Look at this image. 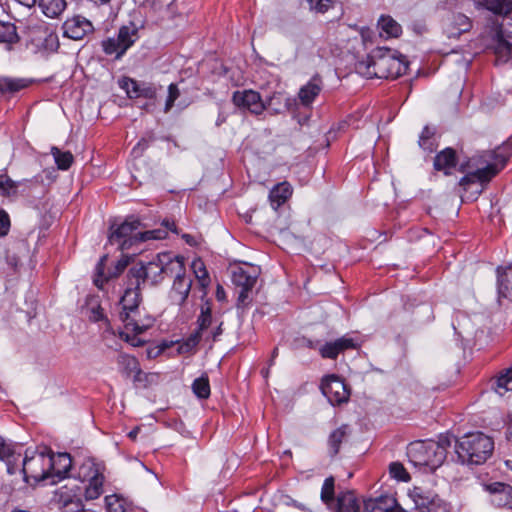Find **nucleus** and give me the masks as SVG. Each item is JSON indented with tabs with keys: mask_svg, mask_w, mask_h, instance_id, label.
<instances>
[{
	"mask_svg": "<svg viewBox=\"0 0 512 512\" xmlns=\"http://www.w3.org/2000/svg\"><path fill=\"white\" fill-rule=\"evenodd\" d=\"M257 277L258 272L254 267H250L249 269L237 267L233 270L232 282L237 287L241 288L238 296L239 302L243 303L247 299L249 291H251L256 284Z\"/></svg>",
	"mask_w": 512,
	"mask_h": 512,
	"instance_id": "nucleus-14",
	"label": "nucleus"
},
{
	"mask_svg": "<svg viewBox=\"0 0 512 512\" xmlns=\"http://www.w3.org/2000/svg\"><path fill=\"white\" fill-rule=\"evenodd\" d=\"M410 496L415 504L414 512H450V506L437 495L425 492L422 488L415 487Z\"/></svg>",
	"mask_w": 512,
	"mask_h": 512,
	"instance_id": "nucleus-11",
	"label": "nucleus"
},
{
	"mask_svg": "<svg viewBox=\"0 0 512 512\" xmlns=\"http://www.w3.org/2000/svg\"><path fill=\"white\" fill-rule=\"evenodd\" d=\"M349 431L347 425H342L333 430L327 440V449L330 457H335L341 448V445L346 441Z\"/></svg>",
	"mask_w": 512,
	"mask_h": 512,
	"instance_id": "nucleus-27",
	"label": "nucleus"
},
{
	"mask_svg": "<svg viewBox=\"0 0 512 512\" xmlns=\"http://www.w3.org/2000/svg\"><path fill=\"white\" fill-rule=\"evenodd\" d=\"M10 228V219L8 214L4 210H0V236H4L8 233Z\"/></svg>",
	"mask_w": 512,
	"mask_h": 512,
	"instance_id": "nucleus-54",
	"label": "nucleus"
},
{
	"mask_svg": "<svg viewBox=\"0 0 512 512\" xmlns=\"http://www.w3.org/2000/svg\"><path fill=\"white\" fill-rule=\"evenodd\" d=\"M389 473L392 478H395L398 481L408 482L410 480L409 473L399 462H392L389 465Z\"/></svg>",
	"mask_w": 512,
	"mask_h": 512,
	"instance_id": "nucleus-47",
	"label": "nucleus"
},
{
	"mask_svg": "<svg viewBox=\"0 0 512 512\" xmlns=\"http://www.w3.org/2000/svg\"><path fill=\"white\" fill-rule=\"evenodd\" d=\"M407 455L416 467L434 471L444 462V450L433 440L417 441L408 446Z\"/></svg>",
	"mask_w": 512,
	"mask_h": 512,
	"instance_id": "nucleus-6",
	"label": "nucleus"
},
{
	"mask_svg": "<svg viewBox=\"0 0 512 512\" xmlns=\"http://www.w3.org/2000/svg\"><path fill=\"white\" fill-rule=\"evenodd\" d=\"M183 238L186 240V242L188 244H192L193 243V237L191 235L185 234V235H183Z\"/></svg>",
	"mask_w": 512,
	"mask_h": 512,
	"instance_id": "nucleus-63",
	"label": "nucleus"
},
{
	"mask_svg": "<svg viewBox=\"0 0 512 512\" xmlns=\"http://www.w3.org/2000/svg\"><path fill=\"white\" fill-rule=\"evenodd\" d=\"M406 69L405 62L388 48H377L367 61L357 65L358 72L367 78L395 79Z\"/></svg>",
	"mask_w": 512,
	"mask_h": 512,
	"instance_id": "nucleus-3",
	"label": "nucleus"
},
{
	"mask_svg": "<svg viewBox=\"0 0 512 512\" xmlns=\"http://www.w3.org/2000/svg\"><path fill=\"white\" fill-rule=\"evenodd\" d=\"M165 228H159L149 231L140 232L139 220L129 217L122 224L116 226L111 225L109 242L116 244L121 251L128 250L137 243L145 242L148 240H161L168 236V231L176 232L174 222L168 220L164 221Z\"/></svg>",
	"mask_w": 512,
	"mask_h": 512,
	"instance_id": "nucleus-2",
	"label": "nucleus"
},
{
	"mask_svg": "<svg viewBox=\"0 0 512 512\" xmlns=\"http://www.w3.org/2000/svg\"><path fill=\"white\" fill-rule=\"evenodd\" d=\"M512 155L510 143H504L493 150L477 152L466 162L460 164L459 170L465 172L472 169L459 181V186L468 190L477 183H487L495 177L507 164Z\"/></svg>",
	"mask_w": 512,
	"mask_h": 512,
	"instance_id": "nucleus-1",
	"label": "nucleus"
},
{
	"mask_svg": "<svg viewBox=\"0 0 512 512\" xmlns=\"http://www.w3.org/2000/svg\"><path fill=\"white\" fill-rule=\"evenodd\" d=\"M74 477L85 483L84 492L87 500L97 499L103 493V469L93 459H85L78 467Z\"/></svg>",
	"mask_w": 512,
	"mask_h": 512,
	"instance_id": "nucleus-7",
	"label": "nucleus"
},
{
	"mask_svg": "<svg viewBox=\"0 0 512 512\" xmlns=\"http://www.w3.org/2000/svg\"><path fill=\"white\" fill-rule=\"evenodd\" d=\"M29 180L14 181L7 174H0V195L7 198L17 196L19 187L28 183Z\"/></svg>",
	"mask_w": 512,
	"mask_h": 512,
	"instance_id": "nucleus-32",
	"label": "nucleus"
},
{
	"mask_svg": "<svg viewBox=\"0 0 512 512\" xmlns=\"http://www.w3.org/2000/svg\"><path fill=\"white\" fill-rule=\"evenodd\" d=\"M22 4L31 7L35 4H37V0H19Z\"/></svg>",
	"mask_w": 512,
	"mask_h": 512,
	"instance_id": "nucleus-62",
	"label": "nucleus"
},
{
	"mask_svg": "<svg viewBox=\"0 0 512 512\" xmlns=\"http://www.w3.org/2000/svg\"><path fill=\"white\" fill-rule=\"evenodd\" d=\"M202 337L200 333H192L186 340L179 343L178 352L180 354H189L195 350Z\"/></svg>",
	"mask_w": 512,
	"mask_h": 512,
	"instance_id": "nucleus-45",
	"label": "nucleus"
},
{
	"mask_svg": "<svg viewBox=\"0 0 512 512\" xmlns=\"http://www.w3.org/2000/svg\"><path fill=\"white\" fill-rule=\"evenodd\" d=\"M119 319L123 324L121 339L133 347L143 346L145 341L140 335L153 325L154 319L144 309L119 312Z\"/></svg>",
	"mask_w": 512,
	"mask_h": 512,
	"instance_id": "nucleus-5",
	"label": "nucleus"
},
{
	"mask_svg": "<svg viewBox=\"0 0 512 512\" xmlns=\"http://www.w3.org/2000/svg\"><path fill=\"white\" fill-rule=\"evenodd\" d=\"M62 28L64 36L73 40H81L93 31L92 23L80 15L68 18Z\"/></svg>",
	"mask_w": 512,
	"mask_h": 512,
	"instance_id": "nucleus-16",
	"label": "nucleus"
},
{
	"mask_svg": "<svg viewBox=\"0 0 512 512\" xmlns=\"http://www.w3.org/2000/svg\"><path fill=\"white\" fill-rule=\"evenodd\" d=\"M380 36L385 38H397L402 33V28L391 16H381L378 20Z\"/></svg>",
	"mask_w": 512,
	"mask_h": 512,
	"instance_id": "nucleus-31",
	"label": "nucleus"
},
{
	"mask_svg": "<svg viewBox=\"0 0 512 512\" xmlns=\"http://www.w3.org/2000/svg\"><path fill=\"white\" fill-rule=\"evenodd\" d=\"M160 266L163 268V276L178 277L185 273L184 258L170 252L159 253Z\"/></svg>",
	"mask_w": 512,
	"mask_h": 512,
	"instance_id": "nucleus-20",
	"label": "nucleus"
},
{
	"mask_svg": "<svg viewBox=\"0 0 512 512\" xmlns=\"http://www.w3.org/2000/svg\"><path fill=\"white\" fill-rule=\"evenodd\" d=\"M282 101H284V106L286 108H288L289 104H290V99L289 98H286L284 97V95H282L281 93H277V94H273L271 97H269V99L265 102L266 104V108H271L273 109L274 111L276 110L277 112L280 111V108H275V104H281Z\"/></svg>",
	"mask_w": 512,
	"mask_h": 512,
	"instance_id": "nucleus-49",
	"label": "nucleus"
},
{
	"mask_svg": "<svg viewBox=\"0 0 512 512\" xmlns=\"http://www.w3.org/2000/svg\"><path fill=\"white\" fill-rule=\"evenodd\" d=\"M232 101L237 107L247 109L256 115L261 114L266 109V104L260 94L253 90L234 92Z\"/></svg>",
	"mask_w": 512,
	"mask_h": 512,
	"instance_id": "nucleus-15",
	"label": "nucleus"
},
{
	"mask_svg": "<svg viewBox=\"0 0 512 512\" xmlns=\"http://www.w3.org/2000/svg\"><path fill=\"white\" fill-rule=\"evenodd\" d=\"M225 121H226V116L224 115V113H219L217 120H216V125L221 126Z\"/></svg>",
	"mask_w": 512,
	"mask_h": 512,
	"instance_id": "nucleus-61",
	"label": "nucleus"
},
{
	"mask_svg": "<svg viewBox=\"0 0 512 512\" xmlns=\"http://www.w3.org/2000/svg\"><path fill=\"white\" fill-rule=\"evenodd\" d=\"M105 504L108 512H125L124 500L117 495L106 496Z\"/></svg>",
	"mask_w": 512,
	"mask_h": 512,
	"instance_id": "nucleus-48",
	"label": "nucleus"
},
{
	"mask_svg": "<svg viewBox=\"0 0 512 512\" xmlns=\"http://www.w3.org/2000/svg\"><path fill=\"white\" fill-rule=\"evenodd\" d=\"M471 27V20L462 13L450 14L443 23L444 32L449 38H458L461 34L468 32Z\"/></svg>",
	"mask_w": 512,
	"mask_h": 512,
	"instance_id": "nucleus-17",
	"label": "nucleus"
},
{
	"mask_svg": "<svg viewBox=\"0 0 512 512\" xmlns=\"http://www.w3.org/2000/svg\"><path fill=\"white\" fill-rule=\"evenodd\" d=\"M157 96V89L154 85L148 83H142L139 90V97L147 99H155Z\"/></svg>",
	"mask_w": 512,
	"mask_h": 512,
	"instance_id": "nucleus-53",
	"label": "nucleus"
},
{
	"mask_svg": "<svg viewBox=\"0 0 512 512\" xmlns=\"http://www.w3.org/2000/svg\"><path fill=\"white\" fill-rule=\"evenodd\" d=\"M458 459L467 465H482L493 454L494 441L482 432L468 433L456 441Z\"/></svg>",
	"mask_w": 512,
	"mask_h": 512,
	"instance_id": "nucleus-4",
	"label": "nucleus"
},
{
	"mask_svg": "<svg viewBox=\"0 0 512 512\" xmlns=\"http://www.w3.org/2000/svg\"><path fill=\"white\" fill-rule=\"evenodd\" d=\"M334 487L335 480L330 476L324 480L321 488V500L329 507L334 503Z\"/></svg>",
	"mask_w": 512,
	"mask_h": 512,
	"instance_id": "nucleus-42",
	"label": "nucleus"
},
{
	"mask_svg": "<svg viewBox=\"0 0 512 512\" xmlns=\"http://www.w3.org/2000/svg\"><path fill=\"white\" fill-rule=\"evenodd\" d=\"M37 5L48 18L59 17L66 9V0H37Z\"/></svg>",
	"mask_w": 512,
	"mask_h": 512,
	"instance_id": "nucleus-30",
	"label": "nucleus"
},
{
	"mask_svg": "<svg viewBox=\"0 0 512 512\" xmlns=\"http://www.w3.org/2000/svg\"><path fill=\"white\" fill-rule=\"evenodd\" d=\"M51 462V478L54 476L58 478L65 477L72 467V459L67 453L51 454Z\"/></svg>",
	"mask_w": 512,
	"mask_h": 512,
	"instance_id": "nucleus-28",
	"label": "nucleus"
},
{
	"mask_svg": "<svg viewBox=\"0 0 512 512\" xmlns=\"http://www.w3.org/2000/svg\"><path fill=\"white\" fill-rule=\"evenodd\" d=\"M215 320L212 317L211 305L206 302L201 306L200 315L197 318V330L195 333H200L201 337H205L204 332L212 326Z\"/></svg>",
	"mask_w": 512,
	"mask_h": 512,
	"instance_id": "nucleus-36",
	"label": "nucleus"
},
{
	"mask_svg": "<svg viewBox=\"0 0 512 512\" xmlns=\"http://www.w3.org/2000/svg\"><path fill=\"white\" fill-rule=\"evenodd\" d=\"M117 363L121 372L127 377L131 376L132 374L138 375L141 372L139 362L134 356L128 354H120L117 358Z\"/></svg>",
	"mask_w": 512,
	"mask_h": 512,
	"instance_id": "nucleus-35",
	"label": "nucleus"
},
{
	"mask_svg": "<svg viewBox=\"0 0 512 512\" xmlns=\"http://www.w3.org/2000/svg\"><path fill=\"white\" fill-rule=\"evenodd\" d=\"M222 325L223 323L222 322H219L215 328L212 329V331L210 332L209 335H206L205 336V339L206 340H212V341H216L218 339V337L222 334L223 330H222Z\"/></svg>",
	"mask_w": 512,
	"mask_h": 512,
	"instance_id": "nucleus-56",
	"label": "nucleus"
},
{
	"mask_svg": "<svg viewBox=\"0 0 512 512\" xmlns=\"http://www.w3.org/2000/svg\"><path fill=\"white\" fill-rule=\"evenodd\" d=\"M337 512H360L358 499L353 492H345L339 495Z\"/></svg>",
	"mask_w": 512,
	"mask_h": 512,
	"instance_id": "nucleus-34",
	"label": "nucleus"
},
{
	"mask_svg": "<svg viewBox=\"0 0 512 512\" xmlns=\"http://www.w3.org/2000/svg\"><path fill=\"white\" fill-rule=\"evenodd\" d=\"M457 155L453 148L447 147L436 154L434 158V169L442 171L445 175H450L457 165Z\"/></svg>",
	"mask_w": 512,
	"mask_h": 512,
	"instance_id": "nucleus-23",
	"label": "nucleus"
},
{
	"mask_svg": "<svg viewBox=\"0 0 512 512\" xmlns=\"http://www.w3.org/2000/svg\"><path fill=\"white\" fill-rule=\"evenodd\" d=\"M498 272V288L501 296L512 301V263L506 267L503 272L500 268Z\"/></svg>",
	"mask_w": 512,
	"mask_h": 512,
	"instance_id": "nucleus-33",
	"label": "nucleus"
},
{
	"mask_svg": "<svg viewBox=\"0 0 512 512\" xmlns=\"http://www.w3.org/2000/svg\"><path fill=\"white\" fill-rule=\"evenodd\" d=\"M321 390L332 405H340L349 399V390L339 377L335 375L326 376L321 383Z\"/></svg>",
	"mask_w": 512,
	"mask_h": 512,
	"instance_id": "nucleus-12",
	"label": "nucleus"
},
{
	"mask_svg": "<svg viewBox=\"0 0 512 512\" xmlns=\"http://www.w3.org/2000/svg\"><path fill=\"white\" fill-rule=\"evenodd\" d=\"M180 96V91L178 89V86L174 83H171L168 86V96L165 103V112L170 111V109L173 107L174 102L178 99Z\"/></svg>",
	"mask_w": 512,
	"mask_h": 512,
	"instance_id": "nucleus-50",
	"label": "nucleus"
},
{
	"mask_svg": "<svg viewBox=\"0 0 512 512\" xmlns=\"http://www.w3.org/2000/svg\"><path fill=\"white\" fill-rule=\"evenodd\" d=\"M477 9H486L502 17L500 29L496 33V43L499 34L503 32L504 39L512 38V0H473Z\"/></svg>",
	"mask_w": 512,
	"mask_h": 512,
	"instance_id": "nucleus-9",
	"label": "nucleus"
},
{
	"mask_svg": "<svg viewBox=\"0 0 512 512\" xmlns=\"http://www.w3.org/2000/svg\"><path fill=\"white\" fill-rule=\"evenodd\" d=\"M140 431V428L139 427H136L134 428L133 430H131L129 433H128V437L132 440H135L138 433Z\"/></svg>",
	"mask_w": 512,
	"mask_h": 512,
	"instance_id": "nucleus-60",
	"label": "nucleus"
},
{
	"mask_svg": "<svg viewBox=\"0 0 512 512\" xmlns=\"http://www.w3.org/2000/svg\"><path fill=\"white\" fill-rule=\"evenodd\" d=\"M444 450V460L446 459L447 449L451 446V440L448 436H441L439 441H435Z\"/></svg>",
	"mask_w": 512,
	"mask_h": 512,
	"instance_id": "nucleus-57",
	"label": "nucleus"
},
{
	"mask_svg": "<svg viewBox=\"0 0 512 512\" xmlns=\"http://www.w3.org/2000/svg\"><path fill=\"white\" fill-rule=\"evenodd\" d=\"M130 287H128L124 295L120 300L121 311L120 312H129L130 310L141 309V293L140 286H137V282L131 279Z\"/></svg>",
	"mask_w": 512,
	"mask_h": 512,
	"instance_id": "nucleus-25",
	"label": "nucleus"
},
{
	"mask_svg": "<svg viewBox=\"0 0 512 512\" xmlns=\"http://www.w3.org/2000/svg\"><path fill=\"white\" fill-rule=\"evenodd\" d=\"M82 500L79 501V507L74 508V505H68L67 507L62 508V512H85L83 509Z\"/></svg>",
	"mask_w": 512,
	"mask_h": 512,
	"instance_id": "nucleus-58",
	"label": "nucleus"
},
{
	"mask_svg": "<svg viewBox=\"0 0 512 512\" xmlns=\"http://www.w3.org/2000/svg\"><path fill=\"white\" fill-rule=\"evenodd\" d=\"M293 189L288 182H282L275 185L270 193L269 199L274 208L283 205L292 195Z\"/></svg>",
	"mask_w": 512,
	"mask_h": 512,
	"instance_id": "nucleus-29",
	"label": "nucleus"
},
{
	"mask_svg": "<svg viewBox=\"0 0 512 512\" xmlns=\"http://www.w3.org/2000/svg\"><path fill=\"white\" fill-rule=\"evenodd\" d=\"M103 317H104L103 309L99 305L90 309V315H89L90 320L98 322V321L102 320Z\"/></svg>",
	"mask_w": 512,
	"mask_h": 512,
	"instance_id": "nucleus-55",
	"label": "nucleus"
},
{
	"mask_svg": "<svg viewBox=\"0 0 512 512\" xmlns=\"http://www.w3.org/2000/svg\"><path fill=\"white\" fill-rule=\"evenodd\" d=\"M322 90V79L314 76L302 86L298 92V98L303 106H310Z\"/></svg>",
	"mask_w": 512,
	"mask_h": 512,
	"instance_id": "nucleus-26",
	"label": "nucleus"
},
{
	"mask_svg": "<svg viewBox=\"0 0 512 512\" xmlns=\"http://www.w3.org/2000/svg\"><path fill=\"white\" fill-rule=\"evenodd\" d=\"M51 467V453L42 451L33 452L32 455H29L26 452L23 459L22 472L27 482L29 479L40 482L51 478Z\"/></svg>",
	"mask_w": 512,
	"mask_h": 512,
	"instance_id": "nucleus-8",
	"label": "nucleus"
},
{
	"mask_svg": "<svg viewBox=\"0 0 512 512\" xmlns=\"http://www.w3.org/2000/svg\"><path fill=\"white\" fill-rule=\"evenodd\" d=\"M505 464H506V466H507L509 469H511V470H512V459H507V460L505 461Z\"/></svg>",
	"mask_w": 512,
	"mask_h": 512,
	"instance_id": "nucleus-64",
	"label": "nucleus"
},
{
	"mask_svg": "<svg viewBox=\"0 0 512 512\" xmlns=\"http://www.w3.org/2000/svg\"><path fill=\"white\" fill-rule=\"evenodd\" d=\"M191 267L200 285L202 287L208 286L210 283V278L204 262L201 259H196L192 262Z\"/></svg>",
	"mask_w": 512,
	"mask_h": 512,
	"instance_id": "nucleus-44",
	"label": "nucleus"
},
{
	"mask_svg": "<svg viewBox=\"0 0 512 512\" xmlns=\"http://www.w3.org/2000/svg\"><path fill=\"white\" fill-rule=\"evenodd\" d=\"M194 394L201 399H207L210 396L209 380L206 376H201L194 380L192 384Z\"/></svg>",
	"mask_w": 512,
	"mask_h": 512,
	"instance_id": "nucleus-43",
	"label": "nucleus"
},
{
	"mask_svg": "<svg viewBox=\"0 0 512 512\" xmlns=\"http://www.w3.org/2000/svg\"><path fill=\"white\" fill-rule=\"evenodd\" d=\"M493 388L500 396L512 391V368H506L499 374L494 381Z\"/></svg>",
	"mask_w": 512,
	"mask_h": 512,
	"instance_id": "nucleus-38",
	"label": "nucleus"
},
{
	"mask_svg": "<svg viewBox=\"0 0 512 512\" xmlns=\"http://www.w3.org/2000/svg\"><path fill=\"white\" fill-rule=\"evenodd\" d=\"M81 494L82 488L75 484H66L55 491L54 501L60 509L68 505H74V508H78Z\"/></svg>",
	"mask_w": 512,
	"mask_h": 512,
	"instance_id": "nucleus-19",
	"label": "nucleus"
},
{
	"mask_svg": "<svg viewBox=\"0 0 512 512\" xmlns=\"http://www.w3.org/2000/svg\"><path fill=\"white\" fill-rule=\"evenodd\" d=\"M28 86L24 79L0 78V93H14Z\"/></svg>",
	"mask_w": 512,
	"mask_h": 512,
	"instance_id": "nucleus-40",
	"label": "nucleus"
},
{
	"mask_svg": "<svg viewBox=\"0 0 512 512\" xmlns=\"http://www.w3.org/2000/svg\"><path fill=\"white\" fill-rule=\"evenodd\" d=\"M51 155L54 157V161L60 170H68L74 161L71 152L61 151L56 146L51 147Z\"/></svg>",
	"mask_w": 512,
	"mask_h": 512,
	"instance_id": "nucleus-39",
	"label": "nucleus"
},
{
	"mask_svg": "<svg viewBox=\"0 0 512 512\" xmlns=\"http://www.w3.org/2000/svg\"><path fill=\"white\" fill-rule=\"evenodd\" d=\"M225 290L223 289L222 286L218 285L217 286V289H216V298L219 300V301H223L225 299Z\"/></svg>",
	"mask_w": 512,
	"mask_h": 512,
	"instance_id": "nucleus-59",
	"label": "nucleus"
},
{
	"mask_svg": "<svg viewBox=\"0 0 512 512\" xmlns=\"http://www.w3.org/2000/svg\"><path fill=\"white\" fill-rule=\"evenodd\" d=\"M132 279L140 286L146 279L151 281L152 284H158L163 281V268L160 266L159 254L156 255L151 261L138 268H132L129 271Z\"/></svg>",
	"mask_w": 512,
	"mask_h": 512,
	"instance_id": "nucleus-13",
	"label": "nucleus"
},
{
	"mask_svg": "<svg viewBox=\"0 0 512 512\" xmlns=\"http://www.w3.org/2000/svg\"><path fill=\"white\" fill-rule=\"evenodd\" d=\"M142 83L128 77H124L119 81V85L124 89L130 98H138L139 90Z\"/></svg>",
	"mask_w": 512,
	"mask_h": 512,
	"instance_id": "nucleus-46",
	"label": "nucleus"
},
{
	"mask_svg": "<svg viewBox=\"0 0 512 512\" xmlns=\"http://www.w3.org/2000/svg\"><path fill=\"white\" fill-rule=\"evenodd\" d=\"M18 40L16 27L12 23L0 21V43L12 44Z\"/></svg>",
	"mask_w": 512,
	"mask_h": 512,
	"instance_id": "nucleus-41",
	"label": "nucleus"
},
{
	"mask_svg": "<svg viewBox=\"0 0 512 512\" xmlns=\"http://www.w3.org/2000/svg\"><path fill=\"white\" fill-rule=\"evenodd\" d=\"M15 453V445L0 436V460L6 462L7 472L11 475L15 473V467L11 463V459L14 457Z\"/></svg>",
	"mask_w": 512,
	"mask_h": 512,
	"instance_id": "nucleus-37",
	"label": "nucleus"
},
{
	"mask_svg": "<svg viewBox=\"0 0 512 512\" xmlns=\"http://www.w3.org/2000/svg\"><path fill=\"white\" fill-rule=\"evenodd\" d=\"M107 258H108L107 255L102 256L96 266V277L94 278V284L99 289H103L104 283L108 280L109 277L118 276L119 274H121L124 271V269L129 264L128 256H122V258L117 262V264L115 266V271L113 273H111L108 277L103 278L104 267H105Z\"/></svg>",
	"mask_w": 512,
	"mask_h": 512,
	"instance_id": "nucleus-24",
	"label": "nucleus"
},
{
	"mask_svg": "<svg viewBox=\"0 0 512 512\" xmlns=\"http://www.w3.org/2000/svg\"><path fill=\"white\" fill-rule=\"evenodd\" d=\"M138 38V29L135 25L122 26L117 36L110 37L102 42V48L107 55H115L119 59Z\"/></svg>",
	"mask_w": 512,
	"mask_h": 512,
	"instance_id": "nucleus-10",
	"label": "nucleus"
},
{
	"mask_svg": "<svg viewBox=\"0 0 512 512\" xmlns=\"http://www.w3.org/2000/svg\"><path fill=\"white\" fill-rule=\"evenodd\" d=\"M353 348H356L354 340L344 336L334 341L326 342L320 347L319 353L323 358L335 359L342 351Z\"/></svg>",
	"mask_w": 512,
	"mask_h": 512,
	"instance_id": "nucleus-21",
	"label": "nucleus"
},
{
	"mask_svg": "<svg viewBox=\"0 0 512 512\" xmlns=\"http://www.w3.org/2000/svg\"><path fill=\"white\" fill-rule=\"evenodd\" d=\"M483 488L491 496V502L503 507L512 502V486L503 482H492L483 484Z\"/></svg>",
	"mask_w": 512,
	"mask_h": 512,
	"instance_id": "nucleus-18",
	"label": "nucleus"
},
{
	"mask_svg": "<svg viewBox=\"0 0 512 512\" xmlns=\"http://www.w3.org/2000/svg\"><path fill=\"white\" fill-rule=\"evenodd\" d=\"M433 135H434V131L430 127L425 126L420 134V137H419L420 147H422L423 149H431L430 140Z\"/></svg>",
	"mask_w": 512,
	"mask_h": 512,
	"instance_id": "nucleus-52",
	"label": "nucleus"
},
{
	"mask_svg": "<svg viewBox=\"0 0 512 512\" xmlns=\"http://www.w3.org/2000/svg\"><path fill=\"white\" fill-rule=\"evenodd\" d=\"M191 286L192 279L186 275V272L181 274V276L175 277L170 292V298L173 303L182 305L189 295Z\"/></svg>",
	"mask_w": 512,
	"mask_h": 512,
	"instance_id": "nucleus-22",
	"label": "nucleus"
},
{
	"mask_svg": "<svg viewBox=\"0 0 512 512\" xmlns=\"http://www.w3.org/2000/svg\"><path fill=\"white\" fill-rule=\"evenodd\" d=\"M309 9L316 13H325L331 7V0H307Z\"/></svg>",
	"mask_w": 512,
	"mask_h": 512,
	"instance_id": "nucleus-51",
	"label": "nucleus"
}]
</instances>
